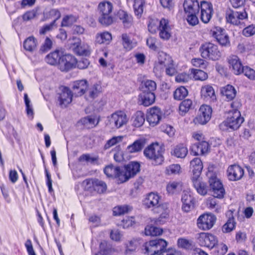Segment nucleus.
Segmentation results:
<instances>
[{
	"instance_id": "1",
	"label": "nucleus",
	"mask_w": 255,
	"mask_h": 255,
	"mask_svg": "<svg viewBox=\"0 0 255 255\" xmlns=\"http://www.w3.org/2000/svg\"><path fill=\"white\" fill-rule=\"evenodd\" d=\"M244 121L240 111L230 112L229 117L219 125V128L223 131H234L238 129Z\"/></svg>"
},
{
	"instance_id": "2",
	"label": "nucleus",
	"mask_w": 255,
	"mask_h": 255,
	"mask_svg": "<svg viewBox=\"0 0 255 255\" xmlns=\"http://www.w3.org/2000/svg\"><path fill=\"white\" fill-rule=\"evenodd\" d=\"M164 150L158 143H152L146 147L144 151V155L153 161L155 165L161 164L164 160L163 156Z\"/></svg>"
},
{
	"instance_id": "3",
	"label": "nucleus",
	"mask_w": 255,
	"mask_h": 255,
	"mask_svg": "<svg viewBox=\"0 0 255 255\" xmlns=\"http://www.w3.org/2000/svg\"><path fill=\"white\" fill-rule=\"evenodd\" d=\"M101 90L102 87L100 84L96 83L89 87L87 80H81V95H84L87 101H92L98 96Z\"/></svg>"
},
{
	"instance_id": "4",
	"label": "nucleus",
	"mask_w": 255,
	"mask_h": 255,
	"mask_svg": "<svg viewBox=\"0 0 255 255\" xmlns=\"http://www.w3.org/2000/svg\"><path fill=\"white\" fill-rule=\"evenodd\" d=\"M248 17L247 12L244 7L230 9L226 14L227 21L235 25H243V21Z\"/></svg>"
},
{
	"instance_id": "5",
	"label": "nucleus",
	"mask_w": 255,
	"mask_h": 255,
	"mask_svg": "<svg viewBox=\"0 0 255 255\" xmlns=\"http://www.w3.org/2000/svg\"><path fill=\"white\" fill-rule=\"evenodd\" d=\"M167 243L163 239H156L146 242L143 245L145 254L148 255H157L163 249L167 246Z\"/></svg>"
},
{
	"instance_id": "6",
	"label": "nucleus",
	"mask_w": 255,
	"mask_h": 255,
	"mask_svg": "<svg viewBox=\"0 0 255 255\" xmlns=\"http://www.w3.org/2000/svg\"><path fill=\"white\" fill-rule=\"evenodd\" d=\"M200 52L201 56L205 59L216 60L221 57L217 46L210 42L203 44L200 48Z\"/></svg>"
},
{
	"instance_id": "7",
	"label": "nucleus",
	"mask_w": 255,
	"mask_h": 255,
	"mask_svg": "<svg viewBox=\"0 0 255 255\" xmlns=\"http://www.w3.org/2000/svg\"><path fill=\"white\" fill-rule=\"evenodd\" d=\"M159 196L153 193H149L144 201V205L147 208H151L155 213H161L165 211L166 206L159 202Z\"/></svg>"
},
{
	"instance_id": "8",
	"label": "nucleus",
	"mask_w": 255,
	"mask_h": 255,
	"mask_svg": "<svg viewBox=\"0 0 255 255\" xmlns=\"http://www.w3.org/2000/svg\"><path fill=\"white\" fill-rule=\"evenodd\" d=\"M210 190L214 197L222 199L225 194V190L222 182L216 176H211L209 180Z\"/></svg>"
},
{
	"instance_id": "9",
	"label": "nucleus",
	"mask_w": 255,
	"mask_h": 255,
	"mask_svg": "<svg viewBox=\"0 0 255 255\" xmlns=\"http://www.w3.org/2000/svg\"><path fill=\"white\" fill-rule=\"evenodd\" d=\"M108 119L111 126H114L117 128H120L126 125L128 121L127 115L122 111L115 112L109 117Z\"/></svg>"
},
{
	"instance_id": "10",
	"label": "nucleus",
	"mask_w": 255,
	"mask_h": 255,
	"mask_svg": "<svg viewBox=\"0 0 255 255\" xmlns=\"http://www.w3.org/2000/svg\"><path fill=\"white\" fill-rule=\"evenodd\" d=\"M216 220V218L213 214H203L200 216L197 219V226L202 230H208L213 227Z\"/></svg>"
},
{
	"instance_id": "11",
	"label": "nucleus",
	"mask_w": 255,
	"mask_h": 255,
	"mask_svg": "<svg viewBox=\"0 0 255 255\" xmlns=\"http://www.w3.org/2000/svg\"><path fill=\"white\" fill-rule=\"evenodd\" d=\"M77 64V60L71 54H65L61 56L59 59V69L61 71H68L75 68Z\"/></svg>"
},
{
	"instance_id": "12",
	"label": "nucleus",
	"mask_w": 255,
	"mask_h": 255,
	"mask_svg": "<svg viewBox=\"0 0 255 255\" xmlns=\"http://www.w3.org/2000/svg\"><path fill=\"white\" fill-rule=\"evenodd\" d=\"M198 242L201 246L213 249L217 244L218 240L212 234L201 233L199 234Z\"/></svg>"
},
{
	"instance_id": "13",
	"label": "nucleus",
	"mask_w": 255,
	"mask_h": 255,
	"mask_svg": "<svg viewBox=\"0 0 255 255\" xmlns=\"http://www.w3.org/2000/svg\"><path fill=\"white\" fill-rule=\"evenodd\" d=\"M210 32L221 45L225 46L230 45L229 36L225 33L224 29L220 27H215L211 30Z\"/></svg>"
},
{
	"instance_id": "14",
	"label": "nucleus",
	"mask_w": 255,
	"mask_h": 255,
	"mask_svg": "<svg viewBox=\"0 0 255 255\" xmlns=\"http://www.w3.org/2000/svg\"><path fill=\"white\" fill-rule=\"evenodd\" d=\"M200 8L201 20L205 23H208L214 12L212 4L210 2L203 1L201 2Z\"/></svg>"
},
{
	"instance_id": "15",
	"label": "nucleus",
	"mask_w": 255,
	"mask_h": 255,
	"mask_svg": "<svg viewBox=\"0 0 255 255\" xmlns=\"http://www.w3.org/2000/svg\"><path fill=\"white\" fill-rule=\"evenodd\" d=\"M244 174V169L238 164L231 165L227 170V177L230 181L239 180L243 177Z\"/></svg>"
},
{
	"instance_id": "16",
	"label": "nucleus",
	"mask_w": 255,
	"mask_h": 255,
	"mask_svg": "<svg viewBox=\"0 0 255 255\" xmlns=\"http://www.w3.org/2000/svg\"><path fill=\"white\" fill-rule=\"evenodd\" d=\"M228 62L230 70L234 74L239 75L243 73L244 66L238 56L235 55L230 56L228 58Z\"/></svg>"
},
{
	"instance_id": "17",
	"label": "nucleus",
	"mask_w": 255,
	"mask_h": 255,
	"mask_svg": "<svg viewBox=\"0 0 255 255\" xmlns=\"http://www.w3.org/2000/svg\"><path fill=\"white\" fill-rule=\"evenodd\" d=\"M212 110L211 107L202 105L200 109V114L196 118V123L201 125L206 124L211 119Z\"/></svg>"
},
{
	"instance_id": "18",
	"label": "nucleus",
	"mask_w": 255,
	"mask_h": 255,
	"mask_svg": "<svg viewBox=\"0 0 255 255\" xmlns=\"http://www.w3.org/2000/svg\"><path fill=\"white\" fill-rule=\"evenodd\" d=\"M182 209L183 211L188 212L194 208L195 199L192 194L187 191H184L182 195Z\"/></svg>"
},
{
	"instance_id": "19",
	"label": "nucleus",
	"mask_w": 255,
	"mask_h": 255,
	"mask_svg": "<svg viewBox=\"0 0 255 255\" xmlns=\"http://www.w3.org/2000/svg\"><path fill=\"white\" fill-rule=\"evenodd\" d=\"M210 147L208 142L203 140L193 144L190 149L191 153L193 155H203L209 152Z\"/></svg>"
},
{
	"instance_id": "20",
	"label": "nucleus",
	"mask_w": 255,
	"mask_h": 255,
	"mask_svg": "<svg viewBox=\"0 0 255 255\" xmlns=\"http://www.w3.org/2000/svg\"><path fill=\"white\" fill-rule=\"evenodd\" d=\"M78 151H74L73 153L70 154L69 157V166L71 169L74 179H78L80 177L79 171L80 157L78 156Z\"/></svg>"
},
{
	"instance_id": "21",
	"label": "nucleus",
	"mask_w": 255,
	"mask_h": 255,
	"mask_svg": "<svg viewBox=\"0 0 255 255\" xmlns=\"http://www.w3.org/2000/svg\"><path fill=\"white\" fill-rule=\"evenodd\" d=\"M162 118V112L160 109L154 107L150 109L147 116V121L151 126L157 125Z\"/></svg>"
},
{
	"instance_id": "22",
	"label": "nucleus",
	"mask_w": 255,
	"mask_h": 255,
	"mask_svg": "<svg viewBox=\"0 0 255 255\" xmlns=\"http://www.w3.org/2000/svg\"><path fill=\"white\" fill-rule=\"evenodd\" d=\"M173 62L169 55L163 52L158 53V63L154 67V70H159L160 72L163 71L164 67L169 66Z\"/></svg>"
},
{
	"instance_id": "23",
	"label": "nucleus",
	"mask_w": 255,
	"mask_h": 255,
	"mask_svg": "<svg viewBox=\"0 0 255 255\" xmlns=\"http://www.w3.org/2000/svg\"><path fill=\"white\" fill-rule=\"evenodd\" d=\"M72 97V94L70 90L67 87H62L58 97L60 105L65 107L71 102Z\"/></svg>"
},
{
	"instance_id": "24",
	"label": "nucleus",
	"mask_w": 255,
	"mask_h": 255,
	"mask_svg": "<svg viewBox=\"0 0 255 255\" xmlns=\"http://www.w3.org/2000/svg\"><path fill=\"white\" fill-rule=\"evenodd\" d=\"M185 14L198 13L200 5L197 0H185L183 3Z\"/></svg>"
},
{
	"instance_id": "25",
	"label": "nucleus",
	"mask_w": 255,
	"mask_h": 255,
	"mask_svg": "<svg viewBox=\"0 0 255 255\" xmlns=\"http://www.w3.org/2000/svg\"><path fill=\"white\" fill-rule=\"evenodd\" d=\"M158 30L159 31V35L161 39L167 40L170 37L171 28L168 20L165 18H162L160 20V25Z\"/></svg>"
},
{
	"instance_id": "26",
	"label": "nucleus",
	"mask_w": 255,
	"mask_h": 255,
	"mask_svg": "<svg viewBox=\"0 0 255 255\" xmlns=\"http://www.w3.org/2000/svg\"><path fill=\"white\" fill-rule=\"evenodd\" d=\"M155 96L153 92H143L139 95L138 103L147 107L152 105L155 101Z\"/></svg>"
},
{
	"instance_id": "27",
	"label": "nucleus",
	"mask_w": 255,
	"mask_h": 255,
	"mask_svg": "<svg viewBox=\"0 0 255 255\" xmlns=\"http://www.w3.org/2000/svg\"><path fill=\"white\" fill-rule=\"evenodd\" d=\"M202 97L206 101L214 102L216 100L215 91L213 88L210 85L203 86L201 90Z\"/></svg>"
},
{
	"instance_id": "28",
	"label": "nucleus",
	"mask_w": 255,
	"mask_h": 255,
	"mask_svg": "<svg viewBox=\"0 0 255 255\" xmlns=\"http://www.w3.org/2000/svg\"><path fill=\"white\" fill-rule=\"evenodd\" d=\"M190 166L192 170V178H199L203 169V164L201 159L196 157L190 162Z\"/></svg>"
},
{
	"instance_id": "29",
	"label": "nucleus",
	"mask_w": 255,
	"mask_h": 255,
	"mask_svg": "<svg viewBox=\"0 0 255 255\" xmlns=\"http://www.w3.org/2000/svg\"><path fill=\"white\" fill-rule=\"evenodd\" d=\"M146 139L144 138H140L134 141L131 144L129 145L127 150L129 153L137 152L142 150L146 144Z\"/></svg>"
},
{
	"instance_id": "30",
	"label": "nucleus",
	"mask_w": 255,
	"mask_h": 255,
	"mask_svg": "<svg viewBox=\"0 0 255 255\" xmlns=\"http://www.w3.org/2000/svg\"><path fill=\"white\" fill-rule=\"evenodd\" d=\"M118 18L122 21L125 27H129L132 22V18L131 15L128 14L126 11L120 10L117 13Z\"/></svg>"
},
{
	"instance_id": "31",
	"label": "nucleus",
	"mask_w": 255,
	"mask_h": 255,
	"mask_svg": "<svg viewBox=\"0 0 255 255\" xmlns=\"http://www.w3.org/2000/svg\"><path fill=\"white\" fill-rule=\"evenodd\" d=\"M193 186L197 192L204 196L207 193V186L205 183L200 180L199 178H192Z\"/></svg>"
},
{
	"instance_id": "32",
	"label": "nucleus",
	"mask_w": 255,
	"mask_h": 255,
	"mask_svg": "<svg viewBox=\"0 0 255 255\" xmlns=\"http://www.w3.org/2000/svg\"><path fill=\"white\" fill-rule=\"evenodd\" d=\"M99 120L96 117L89 116L83 118L81 123L87 128H95L99 123Z\"/></svg>"
},
{
	"instance_id": "33",
	"label": "nucleus",
	"mask_w": 255,
	"mask_h": 255,
	"mask_svg": "<svg viewBox=\"0 0 255 255\" xmlns=\"http://www.w3.org/2000/svg\"><path fill=\"white\" fill-rule=\"evenodd\" d=\"M221 93L229 101L232 100L236 95V91L234 87L230 85H228L222 88Z\"/></svg>"
},
{
	"instance_id": "34",
	"label": "nucleus",
	"mask_w": 255,
	"mask_h": 255,
	"mask_svg": "<svg viewBox=\"0 0 255 255\" xmlns=\"http://www.w3.org/2000/svg\"><path fill=\"white\" fill-rule=\"evenodd\" d=\"M188 153V149L183 144L176 146L171 151V154L177 158H183Z\"/></svg>"
},
{
	"instance_id": "35",
	"label": "nucleus",
	"mask_w": 255,
	"mask_h": 255,
	"mask_svg": "<svg viewBox=\"0 0 255 255\" xmlns=\"http://www.w3.org/2000/svg\"><path fill=\"white\" fill-rule=\"evenodd\" d=\"M113 10V4L111 2L107 1L101 2L98 5V11L99 15L112 13Z\"/></svg>"
},
{
	"instance_id": "36",
	"label": "nucleus",
	"mask_w": 255,
	"mask_h": 255,
	"mask_svg": "<svg viewBox=\"0 0 255 255\" xmlns=\"http://www.w3.org/2000/svg\"><path fill=\"white\" fill-rule=\"evenodd\" d=\"M130 178L133 177L140 170V165L137 162H131L125 167Z\"/></svg>"
},
{
	"instance_id": "37",
	"label": "nucleus",
	"mask_w": 255,
	"mask_h": 255,
	"mask_svg": "<svg viewBox=\"0 0 255 255\" xmlns=\"http://www.w3.org/2000/svg\"><path fill=\"white\" fill-rule=\"evenodd\" d=\"M61 57L59 55V51L58 50H55L47 55L45 57L46 62L52 65H54L59 63V59Z\"/></svg>"
},
{
	"instance_id": "38",
	"label": "nucleus",
	"mask_w": 255,
	"mask_h": 255,
	"mask_svg": "<svg viewBox=\"0 0 255 255\" xmlns=\"http://www.w3.org/2000/svg\"><path fill=\"white\" fill-rule=\"evenodd\" d=\"M36 47V40L33 36H30L26 39L23 42L24 48L28 51H33Z\"/></svg>"
},
{
	"instance_id": "39",
	"label": "nucleus",
	"mask_w": 255,
	"mask_h": 255,
	"mask_svg": "<svg viewBox=\"0 0 255 255\" xmlns=\"http://www.w3.org/2000/svg\"><path fill=\"white\" fill-rule=\"evenodd\" d=\"M133 125L135 127H140L145 121L144 114L141 111H137L132 117Z\"/></svg>"
},
{
	"instance_id": "40",
	"label": "nucleus",
	"mask_w": 255,
	"mask_h": 255,
	"mask_svg": "<svg viewBox=\"0 0 255 255\" xmlns=\"http://www.w3.org/2000/svg\"><path fill=\"white\" fill-rule=\"evenodd\" d=\"M99 21L104 26L111 25L114 22V17L112 16V13L99 15Z\"/></svg>"
},
{
	"instance_id": "41",
	"label": "nucleus",
	"mask_w": 255,
	"mask_h": 255,
	"mask_svg": "<svg viewBox=\"0 0 255 255\" xmlns=\"http://www.w3.org/2000/svg\"><path fill=\"white\" fill-rule=\"evenodd\" d=\"M104 172L108 177L116 178L119 172V167L109 165L105 167Z\"/></svg>"
},
{
	"instance_id": "42",
	"label": "nucleus",
	"mask_w": 255,
	"mask_h": 255,
	"mask_svg": "<svg viewBox=\"0 0 255 255\" xmlns=\"http://www.w3.org/2000/svg\"><path fill=\"white\" fill-rule=\"evenodd\" d=\"M188 94L187 90L184 87L181 86L175 90L173 97L176 100H182L188 95Z\"/></svg>"
},
{
	"instance_id": "43",
	"label": "nucleus",
	"mask_w": 255,
	"mask_h": 255,
	"mask_svg": "<svg viewBox=\"0 0 255 255\" xmlns=\"http://www.w3.org/2000/svg\"><path fill=\"white\" fill-rule=\"evenodd\" d=\"M107 188L106 183L98 179H94V190L99 194H102L106 192Z\"/></svg>"
},
{
	"instance_id": "44",
	"label": "nucleus",
	"mask_w": 255,
	"mask_h": 255,
	"mask_svg": "<svg viewBox=\"0 0 255 255\" xmlns=\"http://www.w3.org/2000/svg\"><path fill=\"white\" fill-rule=\"evenodd\" d=\"M121 37L124 48L128 51L132 49L134 47V44L131 40L130 36L127 33H123Z\"/></svg>"
},
{
	"instance_id": "45",
	"label": "nucleus",
	"mask_w": 255,
	"mask_h": 255,
	"mask_svg": "<svg viewBox=\"0 0 255 255\" xmlns=\"http://www.w3.org/2000/svg\"><path fill=\"white\" fill-rule=\"evenodd\" d=\"M162 233V229L153 226L148 225L144 229L146 236H156L161 235Z\"/></svg>"
},
{
	"instance_id": "46",
	"label": "nucleus",
	"mask_w": 255,
	"mask_h": 255,
	"mask_svg": "<svg viewBox=\"0 0 255 255\" xmlns=\"http://www.w3.org/2000/svg\"><path fill=\"white\" fill-rule=\"evenodd\" d=\"M112 35L108 32H104L97 34L96 41L99 44L108 43L112 40Z\"/></svg>"
},
{
	"instance_id": "47",
	"label": "nucleus",
	"mask_w": 255,
	"mask_h": 255,
	"mask_svg": "<svg viewBox=\"0 0 255 255\" xmlns=\"http://www.w3.org/2000/svg\"><path fill=\"white\" fill-rule=\"evenodd\" d=\"M236 225L235 218L233 217L230 218L222 227L223 232L225 233L231 232L235 229Z\"/></svg>"
},
{
	"instance_id": "48",
	"label": "nucleus",
	"mask_w": 255,
	"mask_h": 255,
	"mask_svg": "<svg viewBox=\"0 0 255 255\" xmlns=\"http://www.w3.org/2000/svg\"><path fill=\"white\" fill-rule=\"evenodd\" d=\"M144 4V0H134L133 6L135 15L138 16H141L143 11Z\"/></svg>"
},
{
	"instance_id": "49",
	"label": "nucleus",
	"mask_w": 255,
	"mask_h": 255,
	"mask_svg": "<svg viewBox=\"0 0 255 255\" xmlns=\"http://www.w3.org/2000/svg\"><path fill=\"white\" fill-rule=\"evenodd\" d=\"M123 139V136H113L111 139L108 140L106 143L104 145V149L105 150H107L110 148L116 145L119 143L122 142Z\"/></svg>"
},
{
	"instance_id": "50",
	"label": "nucleus",
	"mask_w": 255,
	"mask_h": 255,
	"mask_svg": "<svg viewBox=\"0 0 255 255\" xmlns=\"http://www.w3.org/2000/svg\"><path fill=\"white\" fill-rule=\"evenodd\" d=\"M192 101L190 99H186L183 101L180 104L179 109L182 115L185 114L191 108Z\"/></svg>"
},
{
	"instance_id": "51",
	"label": "nucleus",
	"mask_w": 255,
	"mask_h": 255,
	"mask_svg": "<svg viewBox=\"0 0 255 255\" xmlns=\"http://www.w3.org/2000/svg\"><path fill=\"white\" fill-rule=\"evenodd\" d=\"M191 73L196 80L204 81L208 78L207 74L201 70L192 69Z\"/></svg>"
},
{
	"instance_id": "52",
	"label": "nucleus",
	"mask_w": 255,
	"mask_h": 255,
	"mask_svg": "<svg viewBox=\"0 0 255 255\" xmlns=\"http://www.w3.org/2000/svg\"><path fill=\"white\" fill-rule=\"evenodd\" d=\"M131 210L130 207L128 205L118 206L113 209V215L114 216H121L128 213Z\"/></svg>"
},
{
	"instance_id": "53",
	"label": "nucleus",
	"mask_w": 255,
	"mask_h": 255,
	"mask_svg": "<svg viewBox=\"0 0 255 255\" xmlns=\"http://www.w3.org/2000/svg\"><path fill=\"white\" fill-rule=\"evenodd\" d=\"M142 88L144 92H153L156 89V84L154 81L147 80L144 81Z\"/></svg>"
},
{
	"instance_id": "54",
	"label": "nucleus",
	"mask_w": 255,
	"mask_h": 255,
	"mask_svg": "<svg viewBox=\"0 0 255 255\" xmlns=\"http://www.w3.org/2000/svg\"><path fill=\"white\" fill-rule=\"evenodd\" d=\"M77 18V17L73 15H66L62 19L61 26L62 27L70 26L76 21Z\"/></svg>"
},
{
	"instance_id": "55",
	"label": "nucleus",
	"mask_w": 255,
	"mask_h": 255,
	"mask_svg": "<svg viewBox=\"0 0 255 255\" xmlns=\"http://www.w3.org/2000/svg\"><path fill=\"white\" fill-rule=\"evenodd\" d=\"M160 25V20L159 21L157 19H151L148 24L149 31L153 34L155 33L159 29Z\"/></svg>"
},
{
	"instance_id": "56",
	"label": "nucleus",
	"mask_w": 255,
	"mask_h": 255,
	"mask_svg": "<svg viewBox=\"0 0 255 255\" xmlns=\"http://www.w3.org/2000/svg\"><path fill=\"white\" fill-rule=\"evenodd\" d=\"M118 172L119 173H118V175L116 176V178L118 179L119 183H120L126 182L130 178L129 174H128V172L127 171L125 168L121 170L119 167V172Z\"/></svg>"
},
{
	"instance_id": "57",
	"label": "nucleus",
	"mask_w": 255,
	"mask_h": 255,
	"mask_svg": "<svg viewBox=\"0 0 255 255\" xmlns=\"http://www.w3.org/2000/svg\"><path fill=\"white\" fill-rule=\"evenodd\" d=\"M245 76L251 80H255V70L248 66H244L243 73Z\"/></svg>"
},
{
	"instance_id": "58",
	"label": "nucleus",
	"mask_w": 255,
	"mask_h": 255,
	"mask_svg": "<svg viewBox=\"0 0 255 255\" xmlns=\"http://www.w3.org/2000/svg\"><path fill=\"white\" fill-rule=\"evenodd\" d=\"M24 99L26 106V113L28 116L31 117L32 119L33 117V110L31 105H30V101L28 98L27 94L26 93L24 95Z\"/></svg>"
},
{
	"instance_id": "59",
	"label": "nucleus",
	"mask_w": 255,
	"mask_h": 255,
	"mask_svg": "<svg viewBox=\"0 0 255 255\" xmlns=\"http://www.w3.org/2000/svg\"><path fill=\"white\" fill-rule=\"evenodd\" d=\"M187 15L186 20L188 24L191 26H195L199 23V19L196 15L197 14L189 13Z\"/></svg>"
},
{
	"instance_id": "60",
	"label": "nucleus",
	"mask_w": 255,
	"mask_h": 255,
	"mask_svg": "<svg viewBox=\"0 0 255 255\" xmlns=\"http://www.w3.org/2000/svg\"><path fill=\"white\" fill-rule=\"evenodd\" d=\"M137 245V242L135 240L128 241L126 244V253L128 254L135 250Z\"/></svg>"
},
{
	"instance_id": "61",
	"label": "nucleus",
	"mask_w": 255,
	"mask_h": 255,
	"mask_svg": "<svg viewBox=\"0 0 255 255\" xmlns=\"http://www.w3.org/2000/svg\"><path fill=\"white\" fill-rule=\"evenodd\" d=\"M243 34L246 37L251 36L255 34V25L251 24L245 27L242 31Z\"/></svg>"
},
{
	"instance_id": "62",
	"label": "nucleus",
	"mask_w": 255,
	"mask_h": 255,
	"mask_svg": "<svg viewBox=\"0 0 255 255\" xmlns=\"http://www.w3.org/2000/svg\"><path fill=\"white\" fill-rule=\"evenodd\" d=\"M180 170V166L178 164H172L166 168V171L167 174H177Z\"/></svg>"
},
{
	"instance_id": "63",
	"label": "nucleus",
	"mask_w": 255,
	"mask_h": 255,
	"mask_svg": "<svg viewBox=\"0 0 255 255\" xmlns=\"http://www.w3.org/2000/svg\"><path fill=\"white\" fill-rule=\"evenodd\" d=\"M192 64L195 67L204 69L207 65V62L200 58H195L192 60Z\"/></svg>"
},
{
	"instance_id": "64",
	"label": "nucleus",
	"mask_w": 255,
	"mask_h": 255,
	"mask_svg": "<svg viewBox=\"0 0 255 255\" xmlns=\"http://www.w3.org/2000/svg\"><path fill=\"white\" fill-rule=\"evenodd\" d=\"M228 251L227 246L224 244L217 245L216 247L215 253L216 255H224Z\"/></svg>"
}]
</instances>
